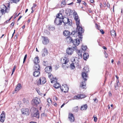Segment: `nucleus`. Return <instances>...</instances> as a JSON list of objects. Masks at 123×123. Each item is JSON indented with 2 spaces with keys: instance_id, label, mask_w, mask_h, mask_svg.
<instances>
[{
  "instance_id": "obj_36",
  "label": "nucleus",
  "mask_w": 123,
  "mask_h": 123,
  "mask_svg": "<svg viewBox=\"0 0 123 123\" xmlns=\"http://www.w3.org/2000/svg\"><path fill=\"white\" fill-rule=\"evenodd\" d=\"M48 75L49 78L50 79V80H52V79L53 78V75H51L50 73H49L48 74Z\"/></svg>"
},
{
  "instance_id": "obj_24",
  "label": "nucleus",
  "mask_w": 123,
  "mask_h": 123,
  "mask_svg": "<svg viewBox=\"0 0 123 123\" xmlns=\"http://www.w3.org/2000/svg\"><path fill=\"white\" fill-rule=\"evenodd\" d=\"M21 87V85L20 84L18 83L17 86V87L15 89V91H18L20 89Z\"/></svg>"
},
{
  "instance_id": "obj_50",
  "label": "nucleus",
  "mask_w": 123,
  "mask_h": 123,
  "mask_svg": "<svg viewBox=\"0 0 123 123\" xmlns=\"http://www.w3.org/2000/svg\"><path fill=\"white\" fill-rule=\"evenodd\" d=\"M36 6L37 5H36L35 4H33V6L31 8V10L33 9L34 8L36 7Z\"/></svg>"
},
{
  "instance_id": "obj_37",
  "label": "nucleus",
  "mask_w": 123,
  "mask_h": 123,
  "mask_svg": "<svg viewBox=\"0 0 123 123\" xmlns=\"http://www.w3.org/2000/svg\"><path fill=\"white\" fill-rule=\"evenodd\" d=\"M57 81V79H56L55 78H53V79H52V80H50V81L51 83H54L56 81Z\"/></svg>"
},
{
  "instance_id": "obj_47",
  "label": "nucleus",
  "mask_w": 123,
  "mask_h": 123,
  "mask_svg": "<svg viewBox=\"0 0 123 123\" xmlns=\"http://www.w3.org/2000/svg\"><path fill=\"white\" fill-rule=\"evenodd\" d=\"M47 101L49 103H51V101L50 98H49L47 99Z\"/></svg>"
},
{
  "instance_id": "obj_8",
  "label": "nucleus",
  "mask_w": 123,
  "mask_h": 123,
  "mask_svg": "<svg viewBox=\"0 0 123 123\" xmlns=\"http://www.w3.org/2000/svg\"><path fill=\"white\" fill-rule=\"evenodd\" d=\"M1 11L5 12H9V10L7 7L4 5H2L1 6Z\"/></svg>"
},
{
  "instance_id": "obj_29",
  "label": "nucleus",
  "mask_w": 123,
  "mask_h": 123,
  "mask_svg": "<svg viewBox=\"0 0 123 123\" xmlns=\"http://www.w3.org/2000/svg\"><path fill=\"white\" fill-rule=\"evenodd\" d=\"M60 86V85L58 83L56 82L55 83L54 85V87L56 88L57 89Z\"/></svg>"
},
{
  "instance_id": "obj_28",
  "label": "nucleus",
  "mask_w": 123,
  "mask_h": 123,
  "mask_svg": "<svg viewBox=\"0 0 123 123\" xmlns=\"http://www.w3.org/2000/svg\"><path fill=\"white\" fill-rule=\"evenodd\" d=\"M64 35L65 36H67L70 34L69 31L68 30H65L63 32Z\"/></svg>"
},
{
  "instance_id": "obj_63",
  "label": "nucleus",
  "mask_w": 123,
  "mask_h": 123,
  "mask_svg": "<svg viewBox=\"0 0 123 123\" xmlns=\"http://www.w3.org/2000/svg\"><path fill=\"white\" fill-rule=\"evenodd\" d=\"M65 105L64 103L61 106V108H62L63 107L64 105Z\"/></svg>"
},
{
  "instance_id": "obj_3",
  "label": "nucleus",
  "mask_w": 123,
  "mask_h": 123,
  "mask_svg": "<svg viewBox=\"0 0 123 123\" xmlns=\"http://www.w3.org/2000/svg\"><path fill=\"white\" fill-rule=\"evenodd\" d=\"M80 40L79 39H74L73 42V44L75 45L74 47H73V49L75 50H77V48L76 46L79 45L80 44Z\"/></svg>"
},
{
  "instance_id": "obj_31",
  "label": "nucleus",
  "mask_w": 123,
  "mask_h": 123,
  "mask_svg": "<svg viewBox=\"0 0 123 123\" xmlns=\"http://www.w3.org/2000/svg\"><path fill=\"white\" fill-rule=\"evenodd\" d=\"M111 36L113 37H115L116 36L115 31L114 30H112L111 31Z\"/></svg>"
},
{
  "instance_id": "obj_59",
  "label": "nucleus",
  "mask_w": 123,
  "mask_h": 123,
  "mask_svg": "<svg viewBox=\"0 0 123 123\" xmlns=\"http://www.w3.org/2000/svg\"><path fill=\"white\" fill-rule=\"evenodd\" d=\"M78 2V3H80L81 1V0H77Z\"/></svg>"
},
{
  "instance_id": "obj_58",
  "label": "nucleus",
  "mask_w": 123,
  "mask_h": 123,
  "mask_svg": "<svg viewBox=\"0 0 123 123\" xmlns=\"http://www.w3.org/2000/svg\"><path fill=\"white\" fill-rule=\"evenodd\" d=\"M109 95L110 96H111V92L109 91Z\"/></svg>"
},
{
  "instance_id": "obj_27",
  "label": "nucleus",
  "mask_w": 123,
  "mask_h": 123,
  "mask_svg": "<svg viewBox=\"0 0 123 123\" xmlns=\"http://www.w3.org/2000/svg\"><path fill=\"white\" fill-rule=\"evenodd\" d=\"M87 106L86 104L81 106V109L82 110H85L87 109Z\"/></svg>"
},
{
  "instance_id": "obj_13",
  "label": "nucleus",
  "mask_w": 123,
  "mask_h": 123,
  "mask_svg": "<svg viewBox=\"0 0 123 123\" xmlns=\"http://www.w3.org/2000/svg\"><path fill=\"white\" fill-rule=\"evenodd\" d=\"M74 50L72 48H68L66 50V53L68 55H71L73 53Z\"/></svg>"
},
{
  "instance_id": "obj_51",
  "label": "nucleus",
  "mask_w": 123,
  "mask_h": 123,
  "mask_svg": "<svg viewBox=\"0 0 123 123\" xmlns=\"http://www.w3.org/2000/svg\"><path fill=\"white\" fill-rule=\"evenodd\" d=\"M93 100H94V101L96 103L98 101L97 99L96 98L93 99Z\"/></svg>"
},
{
  "instance_id": "obj_4",
  "label": "nucleus",
  "mask_w": 123,
  "mask_h": 123,
  "mask_svg": "<svg viewBox=\"0 0 123 123\" xmlns=\"http://www.w3.org/2000/svg\"><path fill=\"white\" fill-rule=\"evenodd\" d=\"M73 15L74 19L76 22V25H78L80 24V19L77 13L75 12H73Z\"/></svg>"
},
{
  "instance_id": "obj_48",
  "label": "nucleus",
  "mask_w": 123,
  "mask_h": 123,
  "mask_svg": "<svg viewBox=\"0 0 123 123\" xmlns=\"http://www.w3.org/2000/svg\"><path fill=\"white\" fill-rule=\"evenodd\" d=\"M27 54H26L25 56H24V60H23V63H24V62H25V60H26V59L27 58Z\"/></svg>"
},
{
  "instance_id": "obj_22",
  "label": "nucleus",
  "mask_w": 123,
  "mask_h": 123,
  "mask_svg": "<svg viewBox=\"0 0 123 123\" xmlns=\"http://www.w3.org/2000/svg\"><path fill=\"white\" fill-rule=\"evenodd\" d=\"M77 53L78 55V57L79 58H82V51L80 50H78L77 51Z\"/></svg>"
},
{
  "instance_id": "obj_61",
  "label": "nucleus",
  "mask_w": 123,
  "mask_h": 123,
  "mask_svg": "<svg viewBox=\"0 0 123 123\" xmlns=\"http://www.w3.org/2000/svg\"><path fill=\"white\" fill-rule=\"evenodd\" d=\"M22 16H20V17H19V18H18V21L22 17Z\"/></svg>"
},
{
  "instance_id": "obj_40",
  "label": "nucleus",
  "mask_w": 123,
  "mask_h": 123,
  "mask_svg": "<svg viewBox=\"0 0 123 123\" xmlns=\"http://www.w3.org/2000/svg\"><path fill=\"white\" fill-rule=\"evenodd\" d=\"M78 107L77 106L74 107L73 109V111H74L77 112L78 110Z\"/></svg>"
},
{
  "instance_id": "obj_11",
  "label": "nucleus",
  "mask_w": 123,
  "mask_h": 123,
  "mask_svg": "<svg viewBox=\"0 0 123 123\" xmlns=\"http://www.w3.org/2000/svg\"><path fill=\"white\" fill-rule=\"evenodd\" d=\"M69 61V60L68 58L65 57L63 58L62 59V63L63 64V67L64 68H65V67L64 64H66Z\"/></svg>"
},
{
  "instance_id": "obj_56",
  "label": "nucleus",
  "mask_w": 123,
  "mask_h": 123,
  "mask_svg": "<svg viewBox=\"0 0 123 123\" xmlns=\"http://www.w3.org/2000/svg\"><path fill=\"white\" fill-rule=\"evenodd\" d=\"M119 83V81L117 80V83L115 84L116 85H118Z\"/></svg>"
},
{
  "instance_id": "obj_21",
  "label": "nucleus",
  "mask_w": 123,
  "mask_h": 123,
  "mask_svg": "<svg viewBox=\"0 0 123 123\" xmlns=\"http://www.w3.org/2000/svg\"><path fill=\"white\" fill-rule=\"evenodd\" d=\"M39 71H35L33 73V75L35 77H37L39 76L40 74Z\"/></svg>"
},
{
  "instance_id": "obj_19",
  "label": "nucleus",
  "mask_w": 123,
  "mask_h": 123,
  "mask_svg": "<svg viewBox=\"0 0 123 123\" xmlns=\"http://www.w3.org/2000/svg\"><path fill=\"white\" fill-rule=\"evenodd\" d=\"M33 69L35 71H40V67L38 64H35L34 66Z\"/></svg>"
},
{
  "instance_id": "obj_54",
  "label": "nucleus",
  "mask_w": 123,
  "mask_h": 123,
  "mask_svg": "<svg viewBox=\"0 0 123 123\" xmlns=\"http://www.w3.org/2000/svg\"><path fill=\"white\" fill-rule=\"evenodd\" d=\"M100 31L102 34H103L104 33V32L102 29L100 30Z\"/></svg>"
},
{
  "instance_id": "obj_32",
  "label": "nucleus",
  "mask_w": 123,
  "mask_h": 123,
  "mask_svg": "<svg viewBox=\"0 0 123 123\" xmlns=\"http://www.w3.org/2000/svg\"><path fill=\"white\" fill-rule=\"evenodd\" d=\"M70 67L71 69H74L75 68V64L74 62L71 63L70 65Z\"/></svg>"
},
{
  "instance_id": "obj_30",
  "label": "nucleus",
  "mask_w": 123,
  "mask_h": 123,
  "mask_svg": "<svg viewBox=\"0 0 123 123\" xmlns=\"http://www.w3.org/2000/svg\"><path fill=\"white\" fill-rule=\"evenodd\" d=\"M56 17L59 18L61 19H62L63 18L62 15V13H59L56 16Z\"/></svg>"
},
{
  "instance_id": "obj_44",
  "label": "nucleus",
  "mask_w": 123,
  "mask_h": 123,
  "mask_svg": "<svg viewBox=\"0 0 123 123\" xmlns=\"http://www.w3.org/2000/svg\"><path fill=\"white\" fill-rule=\"evenodd\" d=\"M47 63L48 62L47 61H44L43 62V64L44 66H47L48 65Z\"/></svg>"
},
{
  "instance_id": "obj_1",
  "label": "nucleus",
  "mask_w": 123,
  "mask_h": 123,
  "mask_svg": "<svg viewBox=\"0 0 123 123\" xmlns=\"http://www.w3.org/2000/svg\"><path fill=\"white\" fill-rule=\"evenodd\" d=\"M80 24L78 25H76L77 26V29L78 30V36L79 38L81 39L82 38L81 37L82 33L83 32L84 30L80 26Z\"/></svg>"
},
{
  "instance_id": "obj_2",
  "label": "nucleus",
  "mask_w": 123,
  "mask_h": 123,
  "mask_svg": "<svg viewBox=\"0 0 123 123\" xmlns=\"http://www.w3.org/2000/svg\"><path fill=\"white\" fill-rule=\"evenodd\" d=\"M41 102L40 99L36 97L33 98L31 101V104L34 106H37Z\"/></svg>"
},
{
  "instance_id": "obj_35",
  "label": "nucleus",
  "mask_w": 123,
  "mask_h": 123,
  "mask_svg": "<svg viewBox=\"0 0 123 123\" xmlns=\"http://www.w3.org/2000/svg\"><path fill=\"white\" fill-rule=\"evenodd\" d=\"M79 94L78 95H77L75 96L73 98V99H80L79 97Z\"/></svg>"
},
{
  "instance_id": "obj_39",
  "label": "nucleus",
  "mask_w": 123,
  "mask_h": 123,
  "mask_svg": "<svg viewBox=\"0 0 123 123\" xmlns=\"http://www.w3.org/2000/svg\"><path fill=\"white\" fill-rule=\"evenodd\" d=\"M77 34V32L74 31H73L71 33V35L75 37V35Z\"/></svg>"
},
{
  "instance_id": "obj_33",
  "label": "nucleus",
  "mask_w": 123,
  "mask_h": 123,
  "mask_svg": "<svg viewBox=\"0 0 123 123\" xmlns=\"http://www.w3.org/2000/svg\"><path fill=\"white\" fill-rule=\"evenodd\" d=\"M66 40L68 41L71 42L73 41L72 38L70 37H68L66 38Z\"/></svg>"
},
{
  "instance_id": "obj_25",
  "label": "nucleus",
  "mask_w": 123,
  "mask_h": 123,
  "mask_svg": "<svg viewBox=\"0 0 123 123\" xmlns=\"http://www.w3.org/2000/svg\"><path fill=\"white\" fill-rule=\"evenodd\" d=\"M34 63L35 64H37L39 63V57H38L37 56L36 57L34 60Z\"/></svg>"
},
{
  "instance_id": "obj_20",
  "label": "nucleus",
  "mask_w": 123,
  "mask_h": 123,
  "mask_svg": "<svg viewBox=\"0 0 123 123\" xmlns=\"http://www.w3.org/2000/svg\"><path fill=\"white\" fill-rule=\"evenodd\" d=\"M62 22H63L64 24H67L68 23H70V21H69V19L68 18H65L62 19Z\"/></svg>"
},
{
  "instance_id": "obj_12",
  "label": "nucleus",
  "mask_w": 123,
  "mask_h": 123,
  "mask_svg": "<svg viewBox=\"0 0 123 123\" xmlns=\"http://www.w3.org/2000/svg\"><path fill=\"white\" fill-rule=\"evenodd\" d=\"M54 22L57 25H61L62 23V20L59 18L56 17L55 20Z\"/></svg>"
},
{
  "instance_id": "obj_55",
  "label": "nucleus",
  "mask_w": 123,
  "mask_h": 123,
  "mask_svg": "<svg viewBox=\"0 0 123 123\" xmlns=\"http://www.w3.org/2000/svg\"><path fill=\"white\" fill-rule=\"evenodd\" d=\"M12 17H11L8 20L6 21L5 22V23H8L9 21L10 20V19H11Z\"/></svg>"
},
{
  "instance_id": "obj_7",
  "label": "nucleus",
  "mask_w": 123,
  "mask_h": 123,
  "mask_svg": "<svg viewBox=\"0 0 123 123\" xmlns=\"http://www.w3.org/2000/svg\"><path fill=\"white\" fill-rule=\"evenodd\" d=\"M61 89L62 91H63L65 93H66L68 92L69 89L67 85L64 84L61 87Z\"/></svg>"
},
{
  "instance_id": "obj_52",
  "label": "nucleus",
  "mask_w": 123,
  "mask_h": 123,
  "mask_svg": "<svg viewBox=\"0 0 123 123\" xmlns=\"http://www.w3.org/2000/svg\"><path fill=\"white\" fill-rule=\"evenodd\" d=\"M116 84H115L114 86L115 87V89L116 90H117L118 89V86H116Z\"/></svg>"
},
{
  "instance_id": "obj_45",
  "label": "nucleus",
  "mask_w": 123,
  "mask_h": 123,
  "mask_svg": "<svg viewBox=\"0 0 123 123\" xmlns=\"http://www.w3.org/2000/svg\"><path fill=\"white\" fill-rule=\"evenodd\" d=\"M5 12L3 11L0 10V18L1 17V16L3 14L5 13Z\"/></svg>"
},
{
  "instance_id": "obj_38",
  "label": "nucleus",
  "mask_w": 123,
  "mask_h": 123,
  "mask_svg": "<svg viewBox=\"0 0 123 123\" xmlns=\"http://www.w3.org/2000/svg\"><path fill=\"white\" fill-rule=\"evenodd\" d=\"M80 99H82L83 98H85L86 96L85 95L83 94H79Z\"/></svg>"
},
{
  "instance_id": "obj_6",
  "label": "nucleus",
  "mask_w": 123,
  "mask_h": 123,
  "mask_svg": "<svg viewBox=\"0 0 123 123\" xmlns=\"http://www.w3.org/2000/svg\"><path fill=\"white\" fill-rule=\"evenodd\" d=\"M46 82V80L45 78L43 77H41L38 81L37 84L38 85L40 84H43L45 83Z\"/></svg>"
},
{
  "instance_id": "obj_43",
  "label": "nucleus",
  "mask_w": 123,
  "mask_h": 123,
  "mask_svg": "<svg viewBox=\"0 0 123 123\" xmlns=\"http://www.w3.org/2000/svg\"><path fill=\"white\" fill-rule=\"evenodd\" d=\"M10 1L13 2L14 3H16L17 2H18L20 0H9Z\"/></svg>"
},
{
  "instance_id": "obj_64",
  "label": "nucleus",
  "mask_w": 123,
  "mask_h": 123,
  "mask_svg": "<svg viewBox=\"0 0 123 123\" xmlns=\"http://www.w3.org/2000/svg\"><path fill=\"white\" fill-rule=\"evenodd\" d=\"M90 2L92 3L93 2V0H90Z\"/></svg>"
},
{
  "instance_id": "obj_18",
  "label": "nucleus",
  "mask_w": 123,
  "mask_h": 123,
  "mask_svg": "<svg viewBox=\"0 0 123 123\" xmlns=\"http://www.w3.org/2000/svg\"><path fill=\"white\" fill-rule=\"evenodd\" d=\"M68 118L69 120L71 122H73L74 120L73 115L72 114H69L68 115Z\"/></svg>"
},
{
  "instance_id": "obj_23",
  "label": "nucleus",
  "mask_w": 123,
  "mask_h": 123,
  "mask_svg": "<svg viewBox=\"0 0 123 123\" xmlns=\"http://www.w3.org/2000/svg\"><path fill=\"white\" fill-rule=\"evenodd\" d=\"M80 87L82 88H85L86 87V84L85 81L82 82L80 84Z\"/></svg>"
},
{
  "instance_id": "obj_41",
  "label": "nucleus",
  "mask_w": 123,
  "mask_h": 123,
  "mask_svg": "<svg viewBox=\"0 0 123 123\" xmlns=\"http://www.w3.org/2000/svg\"><path fill=\"white\" fill-rule=\"evenodd\" d=\"M66 4V2L65 0H62L61 3V6H64Z\"/></svg>"
},
{
  "instance_id": "obj_14",
  "label": "nucleus",
  "mask_w": 123,
  "mask_h": 123,
  "mask_svg": "<svg viewBox=\"0 0 123 123\" xmlns=\"http://www.w3.org/2000/svg\"><path fill=\"white\" fill-rule=\"evenodd\" d=\"M21 111L22 113L24 115H28L29 114V110L27 108L22 109Z\"/></svg>"
},
{
  "instance_id": "obj_9",
  "label": "nucleus",
  "mask_w": 123,
  "mask_h": 123,
  "mask_svg": "<svg viewBox=\"0 0 123 123\" xmlns=\"http://www.w3.org/2000/svg\"><path fill=\"white\" fill-rule=\"evenodd\" d=\"M42 43L43 44H47L49 43V40L47 37H42Z\"/></svg>"
},
{
  "instance_id": "obj_57",
  "label": "nucleus",
  "mask_w": 123,
  "mask_h": 123,
  "mask_svg": "<svg viewBox=\"0 0 123 123\" xmlns=\"http://www.w3.org/2000/svg\"><path fill=\"white\" fill-rule=\"evenodd\" d=\"M110 4L108 3H107V6L108 7H109V8H110Z\"/></svg>"
},
{
  "instance_id": "obj_62",
  "label": "nucleus",
  "mask_w": 123,
  "mask_h": 123,
  "mask_svg": "<svg viewBox=\"0 0 123 123\" xmlns=\"http://www.w3.org/2000/svg\"><path fill=\"white\" fill-rule=\"evenodd\" d=\"M54 99H55L57 101V98L56 97H55L54 98Z\"/></svg>"
},
{
  "instance_id": "obj_42",
  "label": "nucleus",
  "mask_w": 123,
  "mask_h": 123,
  "mask_svg": "<svg viewBox=\"0 0 123 123\" xmlns=\"http://www.w3.org/2000/svg\"><path fill=\"white\" fill-rule=\"evenodd\" d=\"M87 47L86 46H82V49L83 50L85 51L87 49Z\"/></svg>"
},
{
  "instance_id": "obj_26",
  "label": "nucleus",
  "mask_w": 123,
  "mask_h": 123,
  "mask_svg": "<svg viewBox=\"0 0 123 123\" xmlns=\"http://www.w3.org/2000/svg\"><path fill=\"white\" fill-rule=\"evenodd\" d=\"M88 57L89 55L87 53H85L83 54V58L84 60H86Z\"/></svg>"
},
{
  "instance_id": "obj_60",
  "label": "nucleus",
  "mask_w": 123,
  "mask_h": 123,
  "mask_svg": "<svg viewBox=\"0 0 123 123\" xmlns=\"http://www.w3.org/2000/svg\"><path fill=\"white\" fill-rule=\"evenodd\" d=\"M103 48L104 49L106 50L107 49V48L105 46H103Z\"/></svg>"
},
{
  "instance_id": "obj_16",
  "label": "nucleus",
  "mask_w": 123,
  "mask_h": 123,
  "mask_svg": "<svg viewBox=\"0 0 123 123\" xmlns=\"http://www.w3.org/2000/svg\"><path fill=\"white\" fill-rule=\"evenodd\" d=\"M45 70V72L49 74L50 73V72L52 71V68L51 67L49 66L46 67Z\"/></svg>"
},
{
  "instance_id": "obj_15",
  "label": "nucleus",
  "mask_w": 123,
  "mask_h": 123,
  "mask_svg": "<svg viewBox=\"0 0 123 123\" xmlns=\"http://www.w3.org/2000/svg\"><path fill=\"white\" fill-rule=\"evenodd\" d=\"M42 52V56L43 57L46 56L48 53V51L46 48H44L43 49Z\"/></svg>"
},
{
  "instance_id": "obj_17",
  "label": "nucleus",
  "mask_w": 123,
  "mask_h": 123,
  "mask_svg": "<svg viewBox=\"0 0 123 123\" xmlns=\"http://www.w3.org/2000/svg\"><path fill=\"white\" fill-rule=\"evenodd\" d=\"M35 112L34 113L33 115V117H35L37 118H39V111L37 110V109H35Z\"/></svg>"
},
{
  "instance_id": "obj_34",
  "label": "nucleus",
  "mask_w": 123,
  "mask_h": 123,
  "mask_svg": "<svg viewBox=\"0 0 123 123\" xmlns=\"http://www.w3.org/2000/svg\"><path fill=\"white\" fill-rule=\"evenodd\" d=\"M23 102L25 104H28L29 102L25 98H24L23 99Z\"/></svg>"
},
{
  "instance_id": "obj_10",
  "label": "nucleus",
  "mask_w": 123,
  "mask_h": 123,
  "mask_svg": "<svg viewBox=\"0 0 123 123\" xmlns=\"http://www.w3.org/2000/svg\"><path fill=\"white\" fill-rule=\"evenodd\" d=\"M5 114L4 111H3L0 115V121L3 123L5 120Z\"/></svg>"
},
{
  "instance_id": "obj_53",
  "label": "nucleus",
  "mask_w": 123,
  "mask_h": 123,
  "mask_svg": "<svg viewBox=\"0 0 123 123\" xmlns=\"http://www.w3.org/2000/svg\"><path fill=\"white\" fill-rule=\"evenodd\" d=\"M104 54L105 55V56L106 58H107L108 57V55L107 53L106 52H105L104 53Z\"/></svg>"
},
{
  "instance_id": "obj_49",
  "label": "nucleus",
  "mask_w": 123,
  "mask_h": 123,
  "mask_svg": "<svg viewBox=\"0 0 123 123\" xmlns=\"http://www.w3.org/2000/svg\"><path fill=\"white\" fill-rule=\"evenodd\" d=\"M93 118L94 119V121L95 122H96L97 121V118L95 116H94Z\"/></svg>"
},
{
  "instance_id": "obj_5",
  "label": "nucleus",
  "mask_w": 123,
  "mask_h": 123,
  "mask_svg": "<svg viewBox=\"0 0 123 123\" xmlns=\"http://www.w3.org/2000/svg\"><path fill=\"white\" fill-rule=\"evenodd\" d=\"M86 68L84 67V70H85V71L84 72H82V77L85 80H87L86 78L88 77L87 75L86 74V72H88V69H86Z\"/></svg>"
},
{
  "instance_id": "obj_46",
  "label": "nucleus",
  "mask_w": 123,
  "mask_h": 123,
  "mask_svg": "<svg viewBox=\"0 0 123 123\" xmlns=\"http://www.w3.org/2000/svg\"><path fill=\"white\" fill-rule=\"evenodd\" d=\"M15 68H16V66H14V67L13 68L12 73V74H11V75H12L13 74L14 72V71L15 70Z\"/></svg>"
}]
</instances>
